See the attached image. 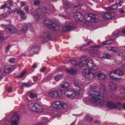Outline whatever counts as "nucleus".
Here are the masks:
<instances>
[{"mask_svg": "<svg viewBox=\"0 0 125 125\" xmlns=\"http://www.w3.org/2000/svg\"><path fill=\"white\" fill-rule=\"evenodd\" d=\"M96 87V86H94L93 85H90L89 87L90 91L91 92H93L94 94H89L92 98L90 100V102L97 105H103L104 103V97L102 95L101 93H102L104 95H105V87L104 85L102 84H100V88L99 89V92L96 91H94Z\"/></svg>", "mask_w": 125, "mask_h": 125, "instance_id": "nucleus-1", "label": "nucleus"}, {"mask_svg": "<svg viewBox=\"0 0 125 125\" xmlns=\"http://www.w3.org/2000/svg\"><path fill=\"white\" fill-rule=\"evenodd\" d=\"M56 11L54 7H52V10H50L49 11H48L47 10L46 8L42 7V8H39L36 10L35 11V20L37 22H38L41 19V14L42 16H44L45 14L47 13H50V12H55Z\"/></svg>", "mask_w": 125, "mask_h": 125, "instance_id": "nucleus-2", "label": "nucleus"}, {"mask_svg": "<svg viewBox=\"0 0 125 125\" xmlns=\"http://www.w3.org/2000/svg\"><path fill=\"white\" fill-rule=\"evenodd\" d=\"M28 109L31 112L41 113L43 112L41 106L38 103L34 101H30L28 103Z\"/></svg>", "mask_w": 125, "mask_h": 125, "instance_id": "nucleus-3", "label": "nucleus"}, {"mask_svg": "<svg viewBox=\"0 0 125 125\" xmlns=\"http://www.w3.org/2000/svg\"><path fill=\"white\" fill-rule=\"evenodd\" d=\"M44 24L48 27L52 31H57L62 28L58 25L48 19L44 21Z\"/></svg>", "mask_w": 125, "mask_h": 125, "instance_id": "nucleus-4", "label": "nucleus"}, {"mask_svg": "<svg viewBox=\"0 0 125 125\" xmlns=\"http://www.w3.org/2000/svg\"><path fill=\"white\" fill-rule=\"evenodd\" d=\"M64 95L70 99H73L76 96V94L74 92L73 88H69L65 90L64 92Z\"/></svg>", "mask_w": 125, "mask_h": 125, "instance_id": "nucleus-5", "label": "nucleus"}, {"mask_svg": "<svg viewBox=\"0 0 125 125\" xmlns=\"http://www.w3.org/2000/svg\"><path fill=\"white\" fill-rule=\"evenodd\" d=\"M106 105L107 108L111 109L116 108L120 109L122 106V104L119 102L115 103L111 101L107 102Z\"/></svg>", "mask_w": 125, "mask_h": 125, "instance_id": "nucleus-6", "label": "nucleus"}, {"mask_svg": "<svg viewBox=\"0 0 125 125\" xmlns=\"http://www.w3.org/2000/svg\"><path fill=\"white\" fill-rule=\"evenodd\" d=\"M87 58L86 57H83L81 58L80 62L77 63V62L75 60H70L72 65L73 66L78 65L80 66H83L84 64L86 62Z\"/></svg>", "mask_w": 125, "mask_h": 125, "instance_id": "nucleus-7", "label": "nucleus"}, {"mask_svg": "<svg viewBox=\"0 0 125 125\" xmlns=\"http://www.w3.org/2000/svg\"><path fill=\"white\" fill-rule=\"evenodd\" d=\"M87 58V60H86V62L84 64H86V66L93 70H97L98 68L97 66L95 64H93V62L91 60H89L88 59L87 57H86Z\"/></svg>", "mask_w": 125, "mask_h": 125, "instance_id": "nucleus-8", "label": "nucleus"}, {"mask_svg": "<svg viewBox=\"0 0 125 125\" xmlns=\"http://www.w3.org/2000/svg\"><path fill=\"white\" fill-rule=\"evenodd\" d=\"M107 49L109 51H112L115 53L117 55L119 56H122V55L124 51L118 49L117 47H107Z\"/></svg>", "mask_w": 125, "mask_h": 125, "instance_id": "nucleus-9", "label": "nucleus"}, {"mask_svg": "<svg viewBox=\"0 0 125 125\" xmlns=\"http://www.w3.org/2000/svg\"><path fill=\"white\" fill-rule=\"evenodd\" d=\"M40 47L39 45H34L31 46L30 48L29 53L31 55L37 54L40 51Z\"/></svg>", "mask_w": 125, "mask_h": 125, "instance_id": "nucleus-10", "label": "nucleus"}, {"mask_svg": "<svg viewBox=\"0 0 125 125\" xmlns=\"http://www.w3.org/2000/svg\"><path fill=\"white\" fill-rule=\"evenodd\" d=\"M52 39L51 33L48 31L44 32L42 34V40L43 42H46L49 40Z\"/></svg>", "mask_w": 125, "mask_h": 125, "instance_id": "nucleus-11", "label": "nucleus"}, {"mask_svg": "<svg viewBox=\"0 0 125 125\" xmlns=\"http://www.w3.org/2000/svg\"><path fill=\"white\" fill-rule=\"evenodd\" d=\"M65 105V104L59 101H54L52 104L53 107L58 109L63 107Z\"/></svg>", "mask_w": 125, "mask_h": 125, "instance_id": "nucleus-12", "label": "nucleus"}, {"mask_svg": "<svg viewBox=\"0 0 125 125\" xmlns=\"http://www.w3.org/2000/svg\"><path fill=\"white\" fill-rule=\"evenodd\" d=\"M61 91H54L50 92L49 94L50 96L54 98H55L58 97H60L62 95Z\"/></svg>", "mask_w": 125, "mask_h": 125, "instance_id": "nucleus-13", "label": "nucleus"}, {"mask_svg": "<svg viewBox=\"0 0 125 125\" xmlns=\"http://www.w3.org/2000/svg\"><path fill=\"white\" fill-rule=\"evenodd\" d=\"M92 76L94 77L97 76L99 79H103L105 77V75L101 72L99 71L94 73H92Z\"/></svg>", "mask_w": 125, "mask_h": 125, "instance_id": "nucleus-14", "label": "nucleus"}, {"mask_svg": "<svg viewBox=\"0 0 125 125\" xmlns=\"http://www.w3.org/2000/svg\"><path fill=\"white\" fill-rule=\"evenodd\" d=\"M95 19V15L93 13L88 14L86 20L90 22H93Z\"/></svg>", "mask_w": 125, "mask_h": 125, "instance_id": "nucleus-15", "label": "nucleus"}, {"mask_svg": "<svg viewBox=\"0 0 125 125\" xmlns=\"http://www.w3.org/2000/svg\"><path fill=\"white\" fill-rule=\"evenodd\" d=\"M73 14L74 15V18L77 20H81L83 18V15L79 12L73 13Z\"/></svg>", "mask_w": 125, "mask_h": 125, "instance_id": "nucleus-16", "label": "nucleus"}, {"mask_svg": "<svg viewBox=\"0 0 125 125\" xmlns=\"http://www.w3.org/2000/svg\"><path fill=\"white\" fill-rule=\"evenodd\" d=\"M13 68L12 65H7L5 67L4 71L5 73H8L12 71Z\"/></svg>", "mask_w": 125, "mask_h": 125, "instance_id": "nucleus-17", "label": "nucleus"}, {"mask_svg": "<svg viewBox=\"0 0 125 125\" xmlns=\"http://www.w3.org/2000/svg\"><path fill=\"white\" fill-rule=\"evenodd\" d=\"M108 85L110 89L113 90H115L117 88V84L115 83L110 82L109 83Z\"/></svg>", "mask_w": 125, "mask_h": 125, "instance_id": "nucleus-18", "label": "nucleus"}, {"mask_svg": "<svg viewBox=\"0 0 125 125\" xmlns=\"http://www.w3.org/2000/svg\"><path fill=\"white\" fill-rule=\"evenodd\" d=\"M118 70H115L109 73V75L110 76L111 78L113 80H117L121 79V78H118L116 77H114L113 76H112V74H116L117 73Z\"/></svg>", "mask_w": 125, "mask_h": 125, "instance_id": "nucleus-19", "label": "nucleus"}, {"mask_svg": "<svg viewBox=\"0 0 125 125\" xmlns=\"http://www.w3.org/2000/svg\"><path fill=\"white\" fill-rule=\"evenodd\" d=\"M6 29L12 33L15 32L17 31L16 28L13 26L11 25L7 26Z\"/></svg>", "mask_w": 125, "mask_h": 125, "instance_id": "nucleus-20", "label": "nucleus"}, {"mask_svg": "<svg viewBox=\"0 0 125 125\" xmlns=\"http://www.w3.org/2000/svg\"><path fill=\"white\" fill-rule=\"evenodd\" d=\"M73 26L70 23H69L68 24H67L63 28H62L63 31H68L69 29H71L72 27Z\"/></svg>", "mask_w": 125, "mask_h": 125, "instance_id": "nucleus-21", "label": "nucleus"}, {"mask_svg": "<svg viewBox=\"0 0 125 125\" xmlns=\"http://www.w3.org/2000/svg\"><path fill=\"white\" fill-rule=\"evenodd\" d=\"M85 86H83L82 87L80 88V89L77 90L74 92L76 94V95H82L83 93L84 87Z\"/></svg>", "mask_w": 125, "mask_h": 125, "instance_id": "nucleus-22", "label": "nucleus"}, {"mask_svg": "<svg viewBox=\"0 0 125 125\" xmlns=\"http://www.w3.org/2000/svg\"><path fill=\"white\" fill-rule=\"evenodd\" d=\"M74 85L75 86L79 88L82 87L83 86H85L86 84L83 83H81L79 81H76L74 83Z\"/></svg>", "mask_w": 125, "mask_h": 125, "instance_id": "nucleus-23", "label": "nucleus"}, {"mask_svg": "<svg viewBox=\"0 0 125 125\" xmlns=\"http://www.w3.org/2000/svg\"><path fill=\"white\" fill-rule=\"evenodd\" d=\"M31 27V25L30 24L28 23L25 25L22 30V31L24 33H25L27 31L28 29H30Z\"/></svg>", "mask_w": 125, "mask_h": 125, "instance_id": "nucleus-24", "label": "nucleus"}, {"mask_svg": "<svg viewBox=\"0 0 125 125\" xmlns=\"http://www.w3.org/2000/svg\"><path fill=\"white\" fill-rule=\"evenodd\" d=\"M91 69H84L83 72V74L85 75H90L91 73Z\"/></svg>", "mask_w": 125, "mask_h": 125, "instance_id": "nucleus-25", "label": "nucleus"}, {"mask_svg": "<svg viewBox=\"0 0 125 125\" xmlns=\"http://www.w3.org/2000/svg\"><path fill=\"white\" fill-rule=\"evenodd\" d=\"M19 119V118L18 116L15 115L13 116L11 118V122L18 123Z\"/></svg>", "mask_w": 125, "mask_h": 125, "instance_id": "nucleus-26", "label": "nucleus"}, {"mask_svg": "<svg viewBox=\"0 0 125 125\" xmlns=\"http://www.w3.org/2000/svg\"><path fill=\"white\" fill-rule=\"evenodd\" d=\"M111 14L110 13H106L102 14V16L103 18L105 19H108L110 18Z\"/></svg>", "mask_w": 125, "mask_h": 125, "instance_id": "nucleus-27", "label": "nucleus"}, {"mask_svg": "<svg viewBox=\"0 0 125 125\" xmlns=\"http://www.w3.org/2000/svg\"><path fill=\"white\" fill-rule=\"evenodd\" d=\"M66 70L68 72L71 74H75L76 72V70L73 68H72L70 69H67Z\"/></svg>", "mask_w": 125, "mask_h": 125, "instance_id": "nucleus-28", "label": "nucleus"}, {"mask_svg": "<svg viewBox=\"0 0 125 125\" xmlns=\"http://www.w3.org/2000/svg\"><path fill=\"white\" fill-rule=\"evenodd\" d=\"M63 77V76L62 74H60L56 75L54 77V79L56 81H58L61 80Z\"/></svg>", "mask_w": 125, "mask_h": 125, "instance_id": "nucleus-29", "label": "nucleus"}, {"mask_svg": "<svg viewBox=\"0 0 125 125\" xmlns=\"http://www.w3.org/2000/svg\"><path fill=\"white\" fill-rule=\"evenodd\" d=\"M113 42V41L111 40H108L106 41L103 42V45H109L112 44Z\"/></svg>", "mask_w": 125, "mask_h": 125, "instance_id": "nucleus-30", "label": "nucleus"}, {"mask_svg": "<svg viewBox=\"0 0 125 125\" xmlns=\"http://www.w3.org/2000/svg\"><path fill=\"white\" fill-rule=\"evenodd\" d=\"M111 58V56L110 55L107 54H106L103 57H101L100 59L102 60H103V59H109Z\"/></svg>", "mask_w": 125, "mask_h": 125, "instance_id": "nucleus-31", "label": "nucleus"}, {"mask_svg": "<svg viewBox=\"0 0 125 125\" xmlns=\"http://www.w3.org/2000/svg\"><path fill=\"white\" fill-rule=\"evenodd\" d=\"M16 12L17 14H20L21 15H24L25 14L23 11L21 9L17 10Z\"/></svg>", "mask_w": 125, "mask_h": 125, "instance_id": "nucleus-32", "label": "nucleus"}, {"mask_svg": "<svg viewBox=\"0 0 125 125\" xmlns=\"http://www.w3.org/2000/svg\"><path fill=\"white\" fill-rule=\"evenodd\" d=\"M118 6L117 4H114L113 5L111 8V10H115L116 9L118 8Z\"/></svg>", "mask_w": 125, "mask_h": 125, "instance_id": "nucleus-33", "label": "nucleus"}, {"mask_svg": "<svg viewBox=\"0 0 125 125\" xmlns=\"http://www.w3.org/2000/svg\"><path fill=\"white\" fill-rule=\"evenodd\" d=\"M26 71H23L20 74V75L16 77L17 78H21V77L23 76L24 74L26 73Z\"/></svg>", "mask_w": 125, "mask_h": 125, "instance_id": "nucleus-34", "label": "nucleus"}, {"mask_svg": "<svg viewBox=\"0 0 125 125\" xmlns=\"http://www.w3.org/2000/svg\"><path fill=\"white\" fill-rule=\"evenodd\" d=\"M76 5L74 7L77 8V9H81V6H82L81 4H79V3H76Z\"/></svg>", "mask_w": 125, "mask_h": 125, "instance_id": "nucleus-35", "label": "nucleus"}, {"mask_svg": "<svg viewBox=\"0 0 125 125\" xmlns=\"http://www.w3.org/2000/svg\"><path fill=\"white\" fill-rule=\"evenodd\" d=\"M63 4L65 6L66 8L68 9L70 7V5L67 2H64L63 1Z\"/></svg>", "mask_w": 125, "mask_h": 125, "instance_id": "nucleus-36", "label": "nucleus"}, {"mask_svg": "<svg viewBox=\"0 0 125 125\" xmlns=\"http://www.w3.org/2000/svg\"><path fill=\"white\" fill-rule=\"evenodd\" d=\"M117 74L119 76H122L123 74L124 73L122 71L118 70Z\"/></svg>", "mask_w": 125, "mask_h": 125, "instance_id": "nucleus-37", "label": "nucleus"}, {"mask_svg": "<svg viewBox=\"0 0 125 125\" xmlns=\"http://www.w3.org/2000/svg\"><path fill=\"white\" fill-rule=\"evenodd\" d=\"M11 46L9 44L6 47L5 49V52H7L9 50L10 48H11Z\"/></svg>", "mask_w": 125, "mask_h": 125, "instance_id": "nucleus-38", "label": "nucleus"}, {"mask_svg": "<svg viewBox=\"0 0 125 125\" xmlns=\"http://www.w3.org/2000/svg\"><path fill=\"white\" fill-rule=\"evenodd\" d=\"M30 97L31 98L37 97V95L36 94H34L33 93H30Z\"/></svg>", "mask_w": 125, "mask_h": 125, "instance_id": "nucleus-39", "label": "nucleus"}, {"mask_svg": "<svg viewBox=\"0 0 125 125\" xmlns=\"http://www.w3.org/2000/svg\"><path fill=\"white\" fill-rule=\"evenodd\" d=\"M15 61V59L14 58H10L9 60V62L11 63H14Z\"/></svg>", "mask_w": 125, "mask_h": 125, "instance_id": "nucleus-40", "label": "nucleus"}, {"mask_svg": "<svg viewBox=\"0 0 125 125\" xmlns=\"http://www.w3.org/2000/svg\"><path fill=\"white\" fill-rule=\"evenodd\" d=\"M7 17V15L5 13H3L0 15V17L1 18H5Z\"/></svg>", "mask_w": 125, "mask_h": 125, "instance_id": "nucleus-41", "label": "nucleus"}, {"mask_svg": "<svg viewBox=\"0 0 125 125\" xmlns=\"http://www.w3.org/2000/svg\"><path fill=\"white\" fill-rule=\"evenodd\" d=\"M30 86V84L28 83H24L22 85V88H23V87L24 86H26V87H29Z\"/></svg>", "mask_w": 125, "mask_h": 125, "instance_id": "nucleus-42", "label": "nucleus"}, {"mask_svg": "<svg viewBox=\"0 0 125 125\" xmlns=\"http://www.w3.org/2000/svg\"><path fill=\"white\" fill-rule=\"evenodd\" d=\"M90 51H91L90 52V53H91V52H93V53L95 54H97V52L96 51V50H95L94 49H93L90 50Z\"/></svg>", "mask_w": 125, "mask_h": 125, "instance_id": "nucleus-43", "label": "nucleus"}, {"mask_svg": "<svg viewBox=\"0 0 125 125\" xmlns=\"http://www.w3.org/2000/svg\"><path fill=\"white\" fill-rule=\"evenodd\" d=\"M120 32L118 31H116L115 33L114 34V35L116 36H118V35L119 36L120 35Z\"/></svg>", "mask_w": 125, "mask_h": 125, "instance_id": "nucleus-44", "label": "nucleus"}, {"mask_svg": "<svg viewBox=\"0 0 125 125\" xmlns=\"http://www.w3.org/2000/svg\"><path fill=\"white\" fill-rule=\"evenodd\" d=\"M63 84L67 88L69 86V83L67 82H64L63 83Z\"/></svg>", "mask_w": 125, "mask_h": 125, "instance_id": "nucleus-45", "label": "nucleus"}, {"mask_svg": "<svg viewBox=\"0 0 125 125\" xmlns=\"http://www.w3.org/2000/svg\"><path fill=\"white\" fill-rule=\"evenodd\" d=\"M46 68L45 67H43L41 68L40 71L41 72H44L46 70Z\"/></svg>", "mask_w": 125, "mask_h": 125, "instance_id": "nucleus-46", "label": "nucleus"}, {"mask_svg": "<svg viewBox=\"0 0 125 125\" xmlns=\"http://www.w3.org/2000/svg\"><path fill=\"white\" fill-rule=\"evenodd\" d=\"M40 2L39 1L36 0L34 1L33 3V4L35 5H37L39 4Z\"/></svg>", "mask_w": 125, "mask_h": 125, "instance_id": "nucleus-47", "label": "nucleus"}, {"mask_svg": "<svg viewBox=\"0 0 125 125\" xmlns=\"http://www.w3.org/2000/svg\"><path fill=\"white\" fill-rule=\"evenodd\" d=\"M123 3V2L122 1L119 0L118 3V4L119 5V6L120 7Z\"/></svg>", "mask_w": 125, "mask_h": 125, "instance_id": "nucleus-48", "label": "nucleus"}, {"mask_svg": "<svg viewBox=\"0 0 125 125\" xmlns=\"http://www.w3.org/2000/svg\"><path fill=\"white\" fill-rule=\"evenodd\" d=\"M7 5V4H5L1 6V8L2 9L5 8L6 7Z\"/></svg>", "mask_w": 125, "mask_h": 125, "instance_id": "nucleus-49", "label": "nucleus"}, {"mask_svg": "<svg viewBox=\"0 0 125 125\" xmlns=\"http://www.w3.org/2000/svg\"><path fill=\"white\" fill-rule=\"evenodd\" d=\"M61 87L63 89H66L67 88L65 87V86L63 84H61Z\"/></svg>", "mask_w": 125, "mask_h": 125, "instance_id": "nucleus-50", "label": "nucleus"}, {"mask_svg": "<svg viewBox=\"0 0 125 125\" xmlns=\"http://www.w3.org/2000/svg\"><path fill=\"white\" fill-rule=\"evenodd\" d=\"M12 88L10 87L8 89V92H11Z\"/></svg>", "mask_w": 125, "mask_h": 125, "instance_id": "nucleus-51", "label": "nucleus"}, {"mask_svg": "<svg viewBox=\"0 0 125 125\" xmlns=\"http://www.w3.org/2000/svg\"><path fill=\"white\" fill-rule=\"evenodd\" d=\"M11 125H18V123L11 122Z\"/></svg>", "mask_w": 125, "mask_h": 125, "instance_id": "nucleus-52", "label": "nucleus"}, {"mask_svg": "<svg viewBox=\"0 0 125 125\" xmlns=\"http://www.w3.org/2000/svg\"><path fill=\"white\" fill-rule=\"evenodd\" d=\"M3 37V34L1 33V32L0 31V40L2 39Z\"/></svg>", "mask_w": 125, "mask_h": 125, "instance_id": "nucleus-53", "label": "nucleus"}, {"mask_svg": "<svg viewBox=\"0 0 125 125\" xmlns=\"http://www.w3.org/2000/svg\"><path fill=\"white\" fill-rule=\"evenodd\" d=\"M21 6H23L25 5V3L23 2H21Z\"/></svg>", "mask_w": 125, "mask_h": 125, "instance_id": "nucleus-54", "label": "nucleus"}, {"mask_svg": "<svg viewBox=\"0 0 125 125\" xmlns=\"http://www.w3.org/2000/svg\"><path fill=\"white\" fill-rule=\"evenodd\" d=\"M91 47L93 48H98L100 47V46L98 45H94V46H91Z\"/></svg>", "mask_w": 125, "mask_h": 125, "instance_id": "nucleus-55", "label": "nucleus"}, {"mask_svg": "<svg viewBox=\"0 0 125 125\" xmlns=\"http://www.w3.org/2000/svg\"><path fill=\"white\" fill-rule=\"evenodd\" d=\"M9 13L10 14L14 13L15 11L14 10H10L9 11Z\"/></svg>", "mask_w": 125, "mask_h": 125, "instance_id": "nucleus-56", "label": "nucleus"}, {"mask_svg": "<svg viewBox=\"0 0 125 125\" xmlns=\"http://www.w3.org/2000/svg\"><path fill=\"white\" fill-rule=\"evenodd\" d=\"M25 10L27 13L28 12L29 9L28 7H26L25 8Z\"/></svg>", "mask_w": 125, "mask_h": 125, "instance_id": "nucleus-57", "label": "nucleus"}, {"mask_svg": "<svg viewBox=\"0 0 125 125\" xmlns=\"http://www.w3.org/2000/svg\"><path fill=\"white\" fill-rule=\"evenodd\" d=\"M119 12L120 14L123 13L124 12V10H120Z\"/></svg>", "mask_w": 125, "mask_h": 125, "instance_id": "nucleus-58", "label": "nucleus"}, {"mask_svg": "<svg viewBox=\"0 0 125 125\" xmlns=\"http://www.w3.org/2000/svg\"><path fill=\"white\" fill-rule=\"evenodd\" d=\"M23 15L21 16V18L23 19H25L26 18V17L24 15Z\"/></svg>", "mask_w": 125, "mask_h": 125, "instance_id": "nucleus-59", "label": "nucleus"}, {"mask_svg": "<svg viewBox=\"0 0 125 125\" xmlns=\"http://www.w3.org/2000/svg\"><path fill=\"white\" fill-rule=\"evenodd\" d=\"M32 67L33 68H35L37 67V65L36 64H34L32 66Z\"/></svg>", "mask_w": 125, "mask_h": 125, "instance_id": "nucleus-60", "label": "nucleus"}, {"mask_svg": "<svg viewBox=\"0 0 125 125\" xmlns=\"http://www.w3.org/2000/svg\"><path fill=\"white\" fill-rule=\"evenodd\" d=\"M122 68L124 70H125V64H123L122 65Z\"/></svg>", "mask_w": 125, "mask_h": 125, "instance_id": "nucleus-61", "label": "nucleus"}, {"mask_svg": "<svg viewBox=\"0 0 125 125\" xmlns=\"http://www.w3.org/2000/svg\"><path fill=\"white\" fill-rule=\"evenodd\" d=\"M93 42V41H89L87 43V44L88 45H89L90 44L92 43Z\"/></svg>", "mask_w": 125, "mask_h": 125, "instance_id": "nucleus-62", "label": "nucleus"}, {"mask_svg": "<svg viewBox=\"0 0 125 125\" xmlns=\"http://www.w3.org/2000/svg\"><path fill=\"white\" fill-rule=\"evenodd\" d=\"M90 116L88 115H86V117L85 119L86 120H89Z\"/></svg>", "mask_w": 125, "mask_h": 125, "instance_id": "nucleus-63", "label": "nucleus"}, {"mask_svg": "<svg viewBox=\"0 0 125 125\" xmlns=\"http://www.w3.org/2000/svg\"><path fill=\"white\" fill-rule=\"evenodd\" d=\"M13 2L11 1H10L9 3V5L10 6H12L13 5Z\"/></svg>", "mask_w": 125, "mask_h": 125, "instance_id": "nucleus-64", "label": "nucleus"}]
</instances>
